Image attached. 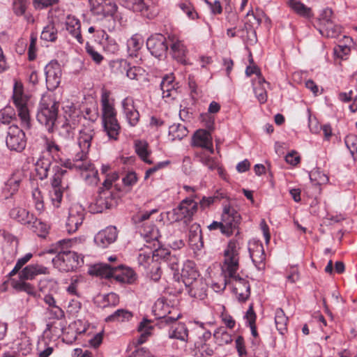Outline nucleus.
Segmentation results:
<instances>
[{"label":"nucleus","instance_id":"nucleus-1","mask_svg":"<svg viewBox=\"0 0 357 357\" xmlns=\"http://www.w3.org/2000/svg\"><path fill=\"white\" fill-rule=\"evenodd\" d=\"M61 247L60 251L52 259L54 266L61 271H73L80 267L83 263V257L73 251L65 250L70 243V240H61L58 242Z\"/></svg>","mask_w":357,"mask_h":357},{"label":"nucleus","instance_id":"nucleus-2","mask_svg":"<svg viewBox=\"0 0 357 357\" xmlns=\"http://www.w3.org/2000/svg\"><path fill=\"white\" fill-rule=\"evenodd\" d=\"M59 103L51 95L44 94L40 101L36 114L37 121L45 126L49 132L53 130L57 119Z\"/></svg>","mask_w":357,"mask_h":357},{"label":"nucleus","instance_id":"nucleus-3","mask_svg":"<svg viewBox=\"0 0 357 357\" xmlns=\"http://www.w3.org/2000/svg\"><path fill=\"white\" fill-rule=\"evenodd\" d=\"M102 123L105 131L110 139H116L121 129L116 119V112L109 102V94L103 93L101 96Z\"/></svg>","mask_w":357,"mask_h":357},{"label":"nucleus","instance_id":"nucleus-4","mask_svg":"<svg viewBox=\"0 0 357 357\" xmlns=\"http://www.w3.org/2000/svg\"><path fill=\"white\" fill-rule=\"evenodd\" d=\"M94 123L91 122H87L82 125V128L79 132V136L77 137V144L80 151L75 153L72 160H75L77 162L75 164L77 167H80V160L88 158V153L89 149L91 146L92 140L95 136Z\"/></svg>","mask_w":357,"mask_h":357},{"label":"nucleus","instance_id":"nucleus-5","mask_svg":"<svg viewBox=\"0 0 357 357\" xmlns=\"http://www.w3.org/2000/svg\"><path fill=\"white\" fill-rule=\"evenodd\" d=\"M13 102L17 108V114L22 127L29 130L31 127L29 110L27 106L28 97L23 93V87L20 83L15 82L13 95Z\"/></svg>","mask_w":357,"mask_h":357},{"label":"nucleus","instance_id":"nucleus-6","mask_svg":"<svg viewBox=\"0 0 357 357\" xmlns=\"http://www.w3.org/2000/svg\"><path fill=\"white\" fill-rule=\"evenodd\" d=\"M239 243L236 241L231 240L229 242L224 252L222 268L225 277L237 273L239 268Z\"/></svg>","mask_w":357,"mask_h":357},{"label":"nucleus","instance_id":"nucleus-7","mask_svg":"<svg viewBox=\"0 0 357 357\" xmlns=\"http://www.w3.org/2000/svg\"><path fill=\"white\" fill-rule=\"evenodd\" d=\"M75 160L68 159L63 162V166L70 169L81 171L82 176L88 185H96L98 183V171L89 158L80 160L79 167L75 165Z\"/></svg>","mask_w":357,"mask_h":357},{"label":"nucleus","instance_id":"nucleus-8","mask_svg":"<svg viewBox=\"0 0 357 357\" xmlns=\"http://www.w3.org/2000/svg\"><path fill=\"white\" fill-rule=\"evenodd\" d=\"M227 284H231L233 292L239 301L244 302L249 298L250 294L249 282L237 273L225 277V283L223 284L224 288Z\"/></svg>","mask_w":357,"mask_h":357},{"label":"nucleus","instance_id":"nucleus-9","mask_svg":"<svg viewBox=\"0 0 357 357\" xmlns=\"http://www.w3.org/2000/svg\"><path fill=\"white\" fill-rule=\"evenodd\" d=\"M6 143L10 150L21 152L26 144L24 132L17 126H10L8 129Z\"/></svg>","mask_w":357,"mask_h":357},{"label":"nucleus","instance_id":"nucleus-10","mask_svg":"<svg viewBox=\"0 0 357 357\" xmlns=\"http://www.w3.org/2000/svg\"><path fill=\"white\" fill-rule=\"evenodd\" d=\"M66 170L58 168L52 180V189L50 191V196L53 205L59 207L63 197V189L65 188L63 178Z\"/></svg>","mask_w":357,"mask_h":357},{"label":"nucleus","instance_id":"nucleus-11","mask_svg":"<svg viewBox=\"0 0 357 357\" xmlns=\"http://www.w3.org/2000/svg\"><path fill=\"white\" fill-rule=\"evenodd\" d=\"M47 88L50 91L56 89L61 83L62 70L57 61H50L45 68Z\"/></svg>","mask_w":357,"mask_h":357},{"label":"nucleus","instance_id":"nucleus-12","mask_svg":"<svg viewBox=\"0 0 357 357\" xmlns=\"http://www.w3.org/2000/svg\"><path fill=\"white\" fill-rule=\"evenodd\" d=\"M222 222L223 228L225 229V234L230 236L232 234L241 222V215L238 211L230 206H225L222 214Z\"/></svg>","mask_w":357,"mask_h":357},{"label":"nucleus","instance_id":"nucleus-13","mask_svg":"<svg viewBox=\"0 0 357 357\" xmlns=\"http://www.w3.org/2000/svg\"><path fill=\"white\" fill-rule=\"evenodd\" d=\"M116 204L111 191L101 190L95 202L90 205V209L93 213H102L104 210L114 206Z\"/></svg>","mask_w":357,"mask_h":357},{"label":"nucleus","instance_id":"nucleus-14","mask_svg":"<svg viewBox=\"0 0 357 357\" xmlns=\"http://www.w3.org/2000/svg\"><path fill=\"white\" fill-rule=\"evenodd\" d=\"M84 218V210L82 206L75 204L70 206L66 224L67 231L70 234L75 232L82 224Z\"/></svg>","mask_w":357,"mask_h":357},{"label":"nucleus","instance_id":"nucleus-15","mask_svg":"<svg viewBox=\"0 0 357 357\" xmlns=\"http://www.w3.org/2000/svg\"><path fill=\"white\" fill-rule=\"evenodd\" d=\"M89 4L91 12L96 15L113 16L117 10L112 0H89Z\"/></svg>","mask_w":357,"mask_h":357},{"label":"nucleus","instance_id":"nucleus-16","mask_svg":"<svg viewBox=\"0 0 357 357\" xmlns=\"http://www.w3.org/2000/svg\"><path fill=\"white\" fill-rule=\"evenodd\" d=\"M146 46L155 57H160L168 49L165 37L160 33L151 36L146 41Z\"/></svg>","mask_w":357,"mask_h":357},{"label":"nucleus","instance_id":"nucleus-17","mask_svg":"<svg viewBox=\"0 0 357 357\" xmlns=\"http://www.w3.org/2000/svg\"><path fill=\"white\" fill-rule=\"evenodd\" d=\"M123 114L128 124L134 127L139 121V113L137 109L133 98L128 96L121 102Z\"/></svg>","mask_w":357,"mask_h":357},{"label":"nucleus","instance_id":"nucleus-18","mask_svg":"<svg viewBox=\"0 0 357 357\" xmlns=\"http://www.w3.org/2000/svg\"><path fill=\"white\" fill-rule=\"evenodd\" d=\"M112 67L117 73H126L127 77L130 79L138 80L143 76V70L139 67H130L129 63L125 59H119L112 62Z\"/></svg>","mask_w":357,"mask_h":357},{"label":"nucleus","instance_id":"nucleus-19","mask_svg":"<svg viewBox=\"0 0 357 357\" xmlns=\"http://www.w3.org/2000/svg\"><path fill=\"white\" fill-rule=\"evenodd\" d=\"M192 141L194 146L205 149L210 154L213 153L212 137L209 131L203 129L197 130Z\"/></svg>","mask_w":357,"mask_h":357},{"label":"nucleus","instance_id":"nucleus-20","mask_svg":"<svg viewBox=\"0 0 357 357\" xmlns=\"http://www.w3.org/2000/svg\"><path fill=\"white\" fill-rule=\"evenodd\" d=\"M197 202L192 198H186L180 203L179 206L175 209V212L181 218H184L185 221H190L197 213Z\"/></svg>","mask_w":357,"mask_h":357},{"label":"nucleus","instance_id":"nucleus-21","mask_svg":"<svg viewBox=\"0 0 357 357\" xmlns=\"http://www.w3.org/2000/svg\"><path fill=\"white\" fill-rule=\"evenodd\" d=\"M117 238V231L115 227H108L100 231L94 237L96 245L105 248L109 244L114 243Z\"/></svg>","mask_w":357,"mask_h":357},{"label":"nucleus","instance_id":"nucleus-22","mask_svg":"<svg viewBox=\"0 0 357 357\" xmlns=\"http://www.w3.org/2000/svg\"><path fill=\"white\" fill-rule=\"evenodd\" d=\"M65 26L69 34L76 40L82 44L84 40L81 33V22L80 20L71 14H68L66 17Z\"/></svg>","mask_w":357,"mask_h":357},{"label":"nucleus","instance_id":"nucleus-23","mask_svg":"<svg viewBox=\"0 0 357 357\" xmlns=\"http://www.w3.org/2000/svg\"><path fill=\"white\" fill-rule=\"evenodd\" d=\"M171 41L170 47L173 58L182 64H188L186 59L188 50L183 42L174 37L171 38Z\"/></svg>","mask_w":357,"mask_h":357},{"label":"nucleus","instance_id":"nucleus-24","mask_svg":"<svg viewBox=\"0 0 357 357\" xmlns=\"http://www.w3.org/2000/svg\"><path fill=\"white\" fill-rule=\"evenodd\" d=\"M114 278L120 282L132 284L136 280L137 275L130 268L118 266H116Z\"/></svg>","mask_w":357,"mask_h":357},{"label":"nucleus","instance_id":"nucleus-25","mask_svg":"<svg viewBox=\"0 0 357 357\" xmlns=\"http://www.w3.org/2000/svg\"><path fill=\"white\" fill-rule=\"evenodd\" d=\"M153 312L158 319H164L166 324L175 322L180 317L179 314L176 317L169 315L171 312L169 311V306L160 301L155 304Z\"/></svg>","mask_w":357,"mask_h":357},{"label":"nucleus","instance_id":"nucleus-26","mask_svg":"<svg viewBox=\"0 0 357 357\" xmlns=\"http://www.w3.org/2000/svg\"><path fill=\"white\" fill-rule=\"evenodd\" d=\"M185 287L192 297L202 300L206 296V284L202 278L192 282L190 285H186Z\"/></svg>","mask_w":357,"mask_h":357},{"label":"nucleus","instance_id":"nucleus-27","mask_svg":"<svg viewBox=\"0 0 357 357\" xmlns=\"http://www.w3.org/2000/svg\"><path fill=\"white\" fill-rule=\"evenodd\" d=\"M48 269L41 265L31 264L26 266L20 273L21 280H32L36 275L47 274Z\"/></svg>","mask_w":357,"mask_h":357},{"label":"nucleus","instance_id":"nucleus-28","mask_svg":"<svg viewBox=\"0 0 357 357\" xmlns=\"http://www.w3.org/2000/svg\"><path fill=\"white\" fill-rule=\"evenodd\" d=\"M115 270L116 267L107 264H98L90 268L89 273L101 278H114Z\"/></svg>","mask_w":357,"mask_h":357},{"label":"nucleus","instance_id":"nucleus-29","mask_svg":"<svg viewBox=\"0 0 357 357\" xmlns=\"http://www.w3.org/2000/svg\"><path fill=\"white\" fill-rule=\"evenodd\" d=\"M181 279L185 286L190 285L192 282L199 279V273L192 266L191 262L185 264L181 270Z\"/></svg>","mask_w":357,"mask_h":357},{"label":"nucleus","instance_id":"nucleus-30","mask_svg":"<svg viewBox=\"0 0 357 357\" xmlns=\"http://www.w3.org/2000/svg\"><path fill=\"white\" fill-rule=\"evenodd\" d=\"M24 178L22 171L15 172L6 183L5 190L13 195L18 191L21 182Z\"/></svg>","mask_w":357,"mask_h":357},{"label":"nucleus","instance_id":"nucleus-31","mask_svg":"<svg viewBox=\"0 0 357 357\" xmlns=\"http://www.w3.org/2000/svg\"><path fill=\"white\" fill-rule=\"evenodd\" d=\"M174 80L173 75H166L163 77L160 84L163 98H175L177 92L174 86Z\"/></svg>","mask_w":357,"mask_h":357},{"label":"nucleus","instance_id":"nucleus-32","mask_svg":"<svg viewBox=\"0 0 357 357\" xmlns=\"http://www.w3.org/2000/svg\"><path fill=\"white\" fill-rule=\"evenodd\" d=\"M10 216L24 225L30 224V220L34 219L33 214H30L29 212L24 208L19 207L12 208L10 211Z\"/></svg>","mask_w":357,"mask_h":357},{"label":"nucleus","instance_id":"nucleus-33","mask_svg":"<svg viewBox=\"0 0 357 357\" xmlns=\"http://www.w3.org/2000/svg\"><path fill=\"white\" fill-rule=\"evenodd\" d=\"M250 257L259 270L265 268V254L262 245H257L254 249H250Z\"/></svg>","mask_w":357,"mask_h":357},{"label":"nucleus","instance_id":"nucleus-34","mask_svg":"<svg viewBox=\"0 0 357 357\" xmlns=\"http://www.w3.org/2000/svg\"><path fill=\"white\" fill-rule=\"evenodd\" d=\"M144 40L141 36L133 35L127 41L128 52L130 56H137V52L142 48Z\"/></svg>","mask_w":357,"mask_h":357},{"label":"nucleus","instance_id":"nucleus-35","mask_svg":"<svg viewBox=\"0 0 357 357\" xmlns=\"http://www.w3.org/2000/svg\"><path fill=\"white\" fill-rule=\"evenodd\" d=\"M209 152L202 151L197 153V158L199 161L202 162L204 166L207 167L211 171L215 170L220 162L218 159L210 155Z\"/></svg>","mask_w":357,"mask_h":357},{"label":"nucleus","instance_id":"nucleus-36","mask_svg":"<svg viewBox=\"0 0 357 357\" xmlns=\"http://www.w3.org/2000/svg\"><path fill=\"white\" fill-rule=\"evenodd\" d=\"M170 338H175L182 341H186L188 336V331L184 324H175L169 332Z\"/></svg>","mask_w":357,"mask_h":357},{"label":"nucleus","instance_id":"nucleus-37","mask_svg":"<svg viewBox=\"0 0 357 357\" xmlns=\"http://www.w3.org/2000/svg\"><path fill=\"white\" fill-rule=\"evenodd\" d=\"M319 32L322 36L330 38H336L341 33V27L335 24L334 21L329 22L323 26L319 27Z\"/></svg>","mask_w":357,"mask_h":357},{"label":"nucleus","instance_id":"nucleus-38","mask_svg":"<svg viewBox=\"0 0 357 357\" xmlns=\"http://www.w3.org/2000/svg\"><path fill=\"white\" fill-rule=\"evenodd\" d=\"M288 318L281 308L275 311V323L276 328L280 334H284L287 330Z\"/></svg>","mask_w":357,"mask_h":357},{"label":"nucleus","instance_id":"nucleus-39","mask_svg":"<svg viewBox=\"0 0 357 357\" xmlns=\"http://www.w3.org/2000/svg\"><path fill=\"white\" fill-rule=\"evenodd\" d=\"M26 226L39 236H44L50 228L48 225L35 217L34 219L30 220V224H28Z\"/></svg>","mask_w":357,"mask_h":357},{"label":"nucleus","instance_id":"nucleus-40","mask_svg":"<svg viewBox=\"0 0 357 357\" xmlns=\"http://www.w3.org/2000/svg\"><path fill=\"white\" fill-rule=\"evenodd\" d=\"M153 329V326L151 325V321L148 319H144L142 322H140L138 326V331L141 333L137 343L139 344H142L144 343L148 337H149L151 334V331Z\"/></svg>","mask_w":357,"mask_h":357},{"label":"nucleus","instance_id":"nucleus-41","mask_svg":"<svg viewBox=\"0 0 357 357\" xmlns=\"http://www.w3.org/2000/svg\"><path fill=\"white\" fill-rule=\"evenodd\" d=\"M58 31L54 23H49L45 26L41 33L40 38L45 41L54 42L57 39Z\"/></svg>","mask_w":357,"mask_h":357},{"label":"nucleus","instance_id":"nucleus-42","mask_svg":"<svg viewBox=\"0 0 357 357\" xmlns=\"http://www.w3.org/2000/svg\"><path fill=\"white\" fill-rule=\"evenodd\" d=\"M135 151L139 158L146 163L152 164L153 161L149 159V152L148 151V144L144 141H137L135 142Z\"/></svg>","mask_w":357,"mask_h":357},{"label":"nucleus","instance_id":"nucleus-43","mask_svg":"<svg viewBox=\"0 0 357 357\" xmlns=\"http://www.w3.org/2000/svg\"><path fill=\"white\" fill-rule=\"evenodd\" d=\"M132 317V313L124 309H119L115 311L112 314L108 316L105 321L107 322L111 321H124L129 320Z\"/></svg>","mask_w":357,"mask_h":357},{"label":"nucleus","instance_id":"nucleus-44","mask_svg":"<svg viewBox=\"0 0 357 357\" xmlns=\"http://www.w3.org/2000/svg\"><path fill=\"white\" fill-rule=\"evenodd\" d=\"M188 131L185 126L182 124H173L169 127V134L173 139H181L187 136Z\"/></svg>","mask_w":357,"mask_h":357},{"label":"nucleus","instance_id":"nucleus-45","mask_svg":"<svg viewBox=\"0 0 357 357\" xmlns=\"http://www.w3.org/2000/svg\"><path fill=\"white\" fill-rule=\"evenodd\" d=\"M153 255L154 251L151 248L148 252H143L139 253L137 258L138 264L145 269H149V266H151L153 263L156 262L153 259Z\"/></svg>","mask_w":357,"mask_h":357},{"label":"nucleus","instance_id":"nucleus-46","mask_svg":"<svg viewBox=\"0 0 357 357\" xmlns=\"http://www.w3.org/2000/svg\"><path fill=\"white\" fill-rule=\"evenodd\" d=\"M245 318L246 319L247 322L250 328L252 336L255 338H257L258 337V333L257 331V327L255 324L256 314L254 311L252 304H250V305L249 306V308L245 315Z\"/></svg>","mask_w":357,"mask_h":357},{"label":"nucleus","instance_id":"nucleus-47","mask_svg":"<svg viewBox=\"0 0 357 357\" xmlns=\"http://www.w3.org/2000/svg\"><path fill=\"white\" fill-rule=\"evenodd\" d=\"M195 229H192L194 227H192V228L190 230L189 243L191 245L195 246L196 248H199L203 245V243L202 241V233L201 230L199 229L198 226H195Z\"/></svg>","mask_w":357,"mask_h":357},{"label":"nucleus","instance_id":"nucleus-48","mask_svg":"<svg viewBox=\"0 0 357 357\" xmlns=\"http://www.w3.org/2000/svg\"><path fill=\"white\" fill-rule=\"evenodd\" d=\"M29 5V0H13L12 10L17 16L25 15Z\"/></svg>","mask_w":357,"mask_h":357},{"label":"nucleus","instance_id":"nucleus-49","mask_svg":"<svg viewBox=\"0 0 357 357\" xmlns=\"http://www.w3.org/2000/svg\"><path fill=\"white\" fill-rule=\"evenodd\" d=\"M257 83L259 86H255L254 91L257 98L260 103H264L267 100V93L263 84L266 83L264 77H258Z\"/></svg>","mask_w":357,"mask_h":357},{"label":"nucleus","instance_id":"nucleus-50","mask_svg":"<svg viewBox=\"0 0 357 357\" xmlns=\"http://www.w3.org/2000/svg\"><path fill=\"white\" fill-rule=\"evenodd\" d=\"M142 234L144 236V240L146 243H151V242L158 241L159 238L158 230L154 226H150L148 229L144 227L142 231ZM154 248L156 247L155 243H153Z\"/></svg>","mask_w":357,"mask_h":357},{"label":"nucleus","instance_id":"nucleus-51","mask_svg":"<svg viewBox=\"0 0 357 357\" xmlns=\"http://www.w3.org/2000/svg\"><path fill=\"white\" fill-rule=\"evenodd\" d=\"M215 339L218 344H227L231 341L230 335L225 331L224 328H218L213 334Z\"/></svg>","mask_w":357,"mask_h":357},{"label":"nucleus","instance_id":"nucleus-52","mask_svg":"<svg viewBox=\"0 0 357 357\" xmlns=\"http://www.w3.org/2000/svg\"><path fill=\"white\" fill-rule=\"evenodd\" d=\"M291 8L298 15L304 17H310L311 10L303 3L295 0L290 1Z\"/></svg>","mask_w":357,"mask_h":357},{"label":"nucleus","instance_id":"nucleus-53","mask_svg":"<svg viewBox=\"0 0 357 357\" xmlns=\"http://www.w3.org/2000/svg\"><path fill=\"white\" fill-rule=\"evenodd\" d=\"M126 6L135 12H143L148 9V6L144 0H125Z\"/></svg>","mask_w":357,"mask_h":357},{"label":"nucleus","instance_id":"nucleus-54","mask_svg":"<svg viewBox=\"0 0 357 357\" xmlns=\"http://www.w3.org/2000/svg\"><path fill=\"white\" fill-rule=\"evenodd\" d=\"M13 287L18 290L25 291L29 294L33 295L35 294V288L29 282H26L22 280L13 282Z\"/></svg>","mask_w":357,"mask_h":357},{"label":"nucleus","instance_id":"nucleus-55","mask_svg":"<svg viewBox=\"0 0 357 357\" xmlns=\"http://www.w3.org/2000/svg\"><path fill=\"white\" fill-rule=\"evenodd\" d=\"M15 116V112L10 107L0 110V121L4 124L10 123Z\"/></svg>","mask_w":357,"mask_h":357},{"label":"nucleus","instance_id":"nucleus-56","mask_svg":"<svg viewBox=\"0 0 357 357\" xmlns=\"http://www.w3.org/2000/svg\"><path fill=\"white\" fill-rule=\"evenodd\" d=\"M32 197L34 202L36 209L41 213L44 209V203L41 192L36 188L32 191Z\"/></svg>","mask_w":357,"mask_h":357},{"label":"nucleus","instance_id":"nucleus-57","mask_svg":"<svg viewBox=\"0 0 357 357\" xmlns=\"http://www.w3.org/2000/svg\"><path fill=\"white\" fill-rule=\"evenodd\" d=\"M50 166V164L48 161H46L45 162H42L41 164L40 162H37L36 170L40 179L43 180L47 177Z\"/></svg>","mask_w":357,"mask_h":357},{"label":"nucleus","instance_id":"nucleus-58","mask_svg":"<svg viewBox=\"0 0 357 357\" xmlns=\"http://www.w3.org/2000/svg\"><path fill=\"white\" fill-rule=\"evenodd\" d=\"M150 270L147 269V274L149 277L153 281L157 282L161 276V270L158 263H153L151 266H149Z\"/></svg>","mask_w":357,"mask_h":357},{"label":"nucleus","instance_id":"nucleus-59","mask_svg":"<svg viewBox=\"0 0 357 357\" xmlns=\"http://www.w3.org/2000/svg\"><path fill=\"white\" fill-rule=\"evenodd\" d=\"M333 18L332 10L330 8L324 9L319 17V27L323 26L329 22L333 21Z\"/></svg>","mask_w":357,"mask_h":357},{"label":"nucleus","instance_id":"nucleus-60","mask_svg":"<svg viewBox=\"0 0 357 357\" xmlns=\"http://www.w3.org/2000/svg\"><path fill=\"white\" fill-rule=\"evenodd\" d=\"M31 257L32 254L27 253L23 257L19 259L15 264V266L10 271V275H15L20 270V268L31 259Z\"/></svg>","mask_w":357,"mask_h":357},{"label":"nucleus","instance_id":"nucleus-61","mask_svg":"<svg viewBox=\"0 0 357 357\" xmlns=\"http://www.w3.org/2000/svg\"><path fill=\"white\" fill-rule=\"evenodd\" d=\"M344 142L351 154H354L357 149V137L354 135H347L345 137Z\"/></svg>","mask_w":357,"mask_h":357},{"label":"nucleus","instance_id":"nucleus-62","mask_svg":"<svg viewBox=\"0 0 357 357\" xmlns=\"http://www.w3.org/2000/svg\"><path fill=\"white\" fill-rule=\"evenodd\" d=\"M350 47L347 45H337L334 47L335 55L342 59L350 54Z\"/></svg>","mask_w":357,"mask_h":357},{"label":"nucleus","instance_id":"nucleus-63","mask_svg":"<svg viewBox=\"0 0 357 357\" xmlns=\"http://www.w3.org/2000/svg\"><path fill=\"white\" fill-rule=\"evenodd\" d=\"M310 178L312 181H315L316 184L318 185L325 183L328 181V177L325 174H321L318 171L311 172L310 174Z\"/></svg>","mask_w":357,"mask_h":357},{"label":"nucleus","instance_id":"nucleus-64","mask_svg":"<svg viewBox=\"0 0 357 357\" xmlns=\"http://www.w3.org/2000/svg\"><path fill=\"white\" fill-rule=\"evenodd\" d=\"M81 307L82 304L78 300L72 299L68 305L67 312L72 315H75L79 312Z\"/></svg>","mask_w":357,"mask_h":357}]
</instances>
